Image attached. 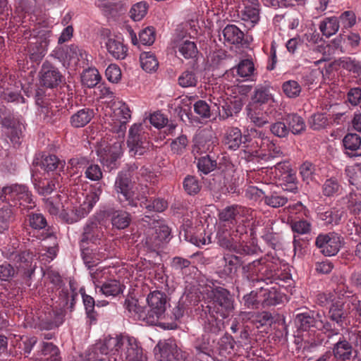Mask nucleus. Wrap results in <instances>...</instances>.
I'll return each mask as SVG.
<instances>
[{"label":"nucleus","mask_w":361,"mask_h":361,"mask_svg":"<svg viewBox=\"0 0 361 361\" xmlns=\"http://www.w3.org/2000/svg\"><path fill=\"white\" fill-rule=\"evenodd\" d=\"M343 142L345 149L355 151L361 145V137L357 134L348 133L344 137Z\"/></svg>","instance_id":"obj_58"},{"label":"nucleus","mask_w":361,"mask_h":361,"mask_svg":"<svg viewBox=\"0 0 361 361\" xmlns=\"http://www.w3.org/2000/svg\"><path fill=\"white\" fill-rule=\"evenodd\" d=\"M247 212L248 210L242 206L237 204L228 206L222 209L219 213V220L224 222V227L226 226V223L235 226L238 223H240V221H243V220H241L242 217Z\"/></svg>","instance_id":"obj_18"},{"label":"nucleus","mask_w":361,"mask_h":361,"mask_svg":"<svg viewBox=\"0 0 361 361\" xmlns=\"http://www.w3.org/2000/svg\"><path fill=\"white\" fill-rule=\"evenodd\" d=\"M235 341L233 338L228 335L225 334L219 341V350L221 355L230 354L233 350Z\"/></svg>","instance_id":"obj_50"},{"label":"nucleus","mask_w":361,"mask_h":361,"mask_svg":"<svg viewBox=\"0 0 361 361\" xmlns=\"http://www.w3.org/2000/svg\"><path fill=\"white\" fill-rule=\"evenodd\" d=\"M315 245L324 255L334 256L340 250L342 240L335 233H322L316 238Z\"/></svg>","instance_id":"obj_11"},{"label":"nucleus","mask_w":361,"mask_h":361,"mask_svg":"<svg viewBox=\"0 0 361 361\" xmlns=\"http://www.w3.org/2000/svg\"><path fill=\"white\" fill-rule=\"evenodd\" d=\"M124 286L117 280H109L100 286V291L106 296H116L123 293Z\"/></svg>","instance_id":"obj_35"},{"label":"nucleus","mask_w":361,"mask_h":361,"mask_svg":"<svg viewBox=\"0 0 361 361\" xmlns=\"http://www.w3.org/2000/svg\"><path fill=\"white\" fill-rule=\"evenodd\" d=\"M147 10L148 5L146 2H138L134 4L130 8V17L134 21H140L146 16Z\"/></svg>","instance_id":"obj_47"},{"label":"nucleus","mask_w":361,"mask_h":361,"mask_svg":"<svg viewBox=\"0 0 361 361\" xmlns=\"http://www.w3.org/2000/svg\"><path fill=\"white\" fill-rule=\"evenodd\" d=\"M66 56L69 59V60L87 61V54L86 51L75 44H71L67 48Z\"/></svg>","instance_id":"obj_54"},{"label":"nucleus","mask_w":361,"mask_h":361,"mask_svg":"<svg viewBox=\"0 0 361 361\" xmlns=\"http://www.w3.org/2000/svg\"><path fill=\"white\" fill-rule=\"evenodd\" d=\"M193 345L197 355L210 356L213 351V346L207 334L197 338Z\"/></svg>","instance_id":"obj_31"},{"label":"nucleus","mask_w":361,"mask_h":361,"mask_svg":"<svg viewBox=\"0 0 361 361\" xmlns=\"http://www.w3.org/2000/svg\"><path fill=\"white\" fill-rule=\"evenodd\" d=\"M100 161L109 168H114L115 162L122 154V143L120 141L107 143L102 142L97 150Z\"/></svg>","instance_id":"obj_10"},{"label":"nucleus","mask_w":361,"mask_h":361,"mask_svg":"<svg viewBox=\"0 0 361 361\" xmlns=\"http://www.w3.org/2000/svg\"><path fill=\"white\" fill-rule=\"evenodd\" d=\"M270 131L275 136L283 138L289 135V129L286 123L282 121H277L270 126Z\"/></svg>","instance_id":"obj_62"},{"label":"nucleus","mask_w":361,"mask_h":361,"mask_svg":"<svg viewBox=\"0 0 361 361\" xmlns=\"http://www.w3.org/2000/svg\"><path fill=\"white\" fill-rule=\"evenodd\" d=\"M346 176L352 185H355L361 178V167L359 165L348 166L345 168Z\"/></svg>","instance_id":"obj_63"},{"label":"nucleus","mask_w":361,"mask_h":361,"mask_svg":"<svg viewBox=\"0 0 361 361\" xmlns=\"http://www.w3.org/2000/svg\"><path fill=\"white\" fill-rule=\"evenodd\" d=\"M252 99L253 102L258 104H266L270 102H275L273 95L270 92L269 88L264 86H259L256 87Z\"/></svg>","instance_id":"obj_38"},{"label":"nucleus","mask_w":361,"mask_h":361,"mask_svg":"<svg viewBox=\"0 0 361 361\" xmlns=\"http://www.w3.org/2000/svg\"><path fill=\"white\" fill-rule=\"evenodd\" d=\"M341 188L338 180L334 178L326 179L322 185L323 195L331 197L336 195Z\"/></svg>","instance_id":"obj_57"},{"label":"nucleus","mask_w":361,"mask_h":361,"mask_svg":"<svg viewBox=\"0 0 361 361\" xmlns=\"http://www.w3.org/2000/svg\"><path fill=\"white\" fill-rule=\"evenodd\" d=\"M240 130L235 127L228 128L224 135V143L230 149L236 150L243 143Z\"/></svg>","instance_id":"obj_26"},{"label":"nucleus","mask_w":361,"mask_h":361,"mask_svg":"<svg viewBox=\"0 0 361 361\" xmlns=\"http://www.w3.org/2000/svg\"><path fill=\"white\" fill-rule=\"evenodd\" d=\"M111 117L115 125L119 124L121 127L128 122L131 118V112L126 103L118 102L114 104Z\"/></svg>","instance_id":"obj_24"},{"label":"nucleus","mask_w":361,"mask_h":361,"mask_svg":"<svg viewBox=\"0 0 361 361\" xmlns=\"http://www.w3.org/2000/svg\"><path fill=\"white\" fill-rule=\"evenodd\" d=\"M50 31H44L36 39L35 42H32L28 47V53L32 61L37 62L45 56L49 43Z\"/></svg>","instance_id":"obj_16"},{"label":"nucleus","mask_w":361,"mask_h":361,"mask_svg":"<svg viewBox=\"0 0 361 361\" xmlns=\"http://www.w3.org/2000/svg\"><path fill=\"white\" fill-rule=\"evenodd\" d=\"M60 176H57L49 181H42L35 183V187L38 193L42 195H47L52 192L54 190L61 187Z\"/></svg>","instance_id":"obj_36"},{"label":"nucleus","mask_w":361,"mask_h":361,"mask_svg":"<svg viewBox=\"0 0 361 361\" xmlns=\"http://www.w3.org/2000/svg\"><path fill=\"white\" fill-rule=\"evenodd\" d=\"M328 317L340 327L347 324L348 312L345 309L344 302L341 300H336L331 304L328 312Z\"/></svg>","instance_id":"obj_21"},{"label":"nucleus","mask_w":361,"mask_h":361,"mask_svg":"<svg viewBox=\"0 0 361 361\" xmlns=\"http://www.w3.org/2000/svg\"><path fill=\"white\" fill-rule=\"evenodd\" d=\"M183 184L185 191L190 195L198 193L201 188L199 180L192 176L185 177Z\"/></svg>","instance_id":"obj_53"},{"label":"nucleus","mask_w":361,"mask_h":361,"mask_svg":"<svg viewBox=\"0 0 361 361\" xmlns=\"http://www.w3.org/2000/svg\"><path fill=\"white\" fill-rule=\"evenodd\" d=\"M329 124V119L324 114H313L309 119V125L313 130H321Z\"/></svg>","instance_id":"obj_51"},{"label":"nucleus","mask_w":361,"mask_h":361,"mask_svg":"<svg viewBox=\"0 0 361 361\" xmlns=\"http://www.w3.org/2000/svg\"><path fill=\"white\" fill-rule=\"evenodd\" d=\"M121 356L125 361H147L138 341L130 336L124 338Z\"/></svg>","instance_id":"obj_14"},{"label":"nucleus","mask_w":361,"mask_h":361,"mask_svg":"<svg viewBox=\"0 0 361 361\" xmlns=\"http://www.w3.org/2000/svg\"><path fill=\"white\" fill-rule=\"evenodd\" d=\"M244 272L246 273V277L252 283H259L269 280L272 276V272L264 264V260L262 259L255 260L247 265L243 267Z\"/></svg>","instance_id":"obj_12"},{"label":"nucleus","mask_w":361,"mask_h":361,"mask_svg":"<svg viewBox=\"0 0 361 361\" xmlns=\"http://www.w3.org/2000/svg\"><path fill=\"white\" fill-rule=\"evenodd\" d=\"M77 296L78 293L71 288L70 290L62 289L59 293V300L61 301V307L63 308H68L72 310Z\"/></svg>","instance_id":"obj_40"},{"label":"nucleus","mask_w":361,"mask_h":361,"mask_svg":"<svg viewBox=\"0 0 361 361\" xmlns=\"http://www.w3.org/2000/svg\"><path fill=\"white\" fill-rule=\"evenodd\" d=\"M235 69L238 75L241 78H246L253 73L255 68L252 61L245 59L239 63Z\"/></svg>","instance_id":"obj_56"},{"label":"nucleus","mask_w":361,"mask_h":361,"mask_svg":"<svg viewBox=\"0 0 361 361\" xmlns=\"http://www.w3.org/2000/svg\"><path fill=\"white\" fill-rule=\"evenodd\" d=\"M140 63L142 68L147 72L155 71L159 66L156 56L150 52H143L141 54Z\"/></svg>","instance_id":"obj_42"},{"label":"nucleus","mask_w":361,"mask_h":361,"mask_svg":"<svg viewBox=\"0 0 361 361\" xmlns=\"http://www.w3.org/2000/svg\"><path fill=\"white\" fill-rule=\"evenodd\" d=\"M130 215L125 211H114L111 214L112 226L118 229H124L128 226L130 222Z\"/></svg>","instance_id":"obj_33"},{"label":"nucleus","mask_w":361,"mask_h":361,"mask_svg":"<svg viewBox=\"0 0 361 361\" xmlns=\"http://www.w3.org/2000/svg\"><path fill=\"white\" fill-rule=\"evenodd\" d=\"M125 309L137 319L147 322V314L145 307L140 306L137 300L134 298H127L124 302Z\"/></svg>","instance_id":"obj_30"},{"label":"nucleus","mask_w":361,"mask_h":361,"mask_svg":"<svg viewBox=\"0 0 361 361\" xmlns=\"http://www.w3.org/2000/svg\"><path fill=\"white\" fill-rule=\"evenodd\" d=\"M115 190L121 202H126L130 207H137L138 196L135 195L133 184L126 173H119L114 184Z\"/></svg>","instance_id":"obj_7"},{"label":"nucleus","mask_w":361,"mask_h":361,"mask_svg":"<svg viewBox=\"0 0 361 361\" xmlns=\"http://www.w3.org/2000/svg\"><path fill=\"white\" fill-rule=\"evenodd\" d=\"M239 264V259L238 257L233 255H226L222 259V272L226 276H229L237 270Z\"/></svg>","instance_id":"obj_45"},{"label":"nucleus","mask_w":361,"mask_h":361,"mask_svg":"<svg viewBox=\"0 0 361 361\" xmlns=\"http://www.w3.org/2000/svg\"><path fill=\"white\" fill-rule=\"evenodd\" d=\"M290 225L292 231L299 235L307 234L312 229L310 222L305 219L291 221Z\"/></svg>","instance_id":"obj_52"},{"label":"nucleus","mask_w":361,"mask_h":361,"mask_svg":"<svg viewBox=\"0 0 361 361\" xmlns=\"http://www.w3.org/2000/svg\"><path fill=\"white\" fill-rule=\"evenodd\" d=\"M13 220L14 216L11 206L4 205L0 208V233L8 230L11 222Z\"/></svg>","instance_id":"obj_41"},{"label":"nucleus","mask_w":361,"mask_h":361,"mask_svg":"<svg viewBox=\"0 0 361 361\" xmlns=\"http://www.w3.org/2000/svg\"><path fill=\"white\" fill-rule=\"evenodd\" d=\"M288 202V199L282 195H279L276 193L271 194L270 195H265L264 202L267 205L278 208L283 207Z\"/></svg>","instance_id":"obj_61"},{"label":"nucleus","mask_w":361,"mask_h":361,"mask_svg":"<svg viewBox=\"0 0 361 361\" xmlns=\"http://www.w3.org/2000/svg\"><path fill=\"white\" fill-rule=\"evenodd\" d=\"M174 48L176 52L187 60H195L199 54L196 43L189 39L176 40Z\"/></svg>","instance_id":"obj_22"},{"label":"nucleus","mask_w":361,"mask_h":361,"mask_svg":"<svg viewBox=\"0 0 361 361\" xmlns=\"http://www.w3.org/2000/svg\"><path fill=\"white\" fill-rule=\"evenodd\" d=\"M245 233V229L243 227H238L232 232L225 228H221L217 233L218 243L224 248L234 250L240 254L250 255L252 252L251 248L240 244L242 235Z\"/></svg>","instance_id":"obj_4"},{"label":"nucleus","mask_w":361,"mask_h":361,"mask_svg":"<svg viewBox=\"0 0 361 361\" xmlns=\"http://www.w3.org/2000/svg\"><path fill=\"white\" fill-rule=\"evenodd\" d=\"M0 200L22 210H29L35 207L31 192L23 184L15 183L0 188Z\"/></svg>","instance_id":"obj_1"},{"label":"nucleus","mask_w":361,"mask_h":361,"mask_svg":"<svg viewBox=\"0 0 361 361\" xmlns=\"http://www.w3.org/2000/svg\"><path fill=\"white\" fill-rule=\"evenodd\" d=\"M222 319L216 318L214 315L210 314L207 317V320L203 325L204 331L205 333H211L213 334H218L223 330L224 325Z\"/></svg>","instance_id":"obj_39"},{"label":"nucleus","mask_w":361,"mask_h":361,"mask_svg":"<svg viewBox=\"0 0 361 361\" xmlns=\"http://www.w3.org/2000/svg\"><path fill=\"white\" fill-rule=\"evenodd\" d=\"M126 336L106 337L99 348V351L103 355H115L122 350L123 341Z\"/></svg>","instance_id":"obj_25"},{"label":"nucleus","mask_w":361,"mask_h":361,"mask_svg":"<svg viewBox=\"0 0 361 361\" xmlns=\"http://www.w3.org/2000/svg\"><path fill=\"white\" fill-rule=\"evenodd\" d=\"M199 80V76L195 70L188 69L184 71L178 77V85L182 87H196Z\"/></svg>","instance_id":"obj_32"},{"label":"nucleus","mask_w":361,"mask_h":361,"mask_svg":"<svg viewBox=\"0 0 361 361\" xmlns=\"http://www.w3.org/2000/svg\"><path fill=\"white\" fill-rule=\"evenodd\" d=\"M82 83L88 87H94L101 80L99 71L95 68L85 70L81 76Z\"/></svg>","instance_id":"obj_44"},{"label":"nucleus","mask_w":361,"mask_h":361,"mask_svg":"<svg viewBox=\"0 0 361 361\" xmlns=\"http://www.w3.org/2000/svg\"><path fill=\"white\" fill-rule=\"evenodd\" d=\"M94 111L92 109L85 108L78 111L71 116L70 122L74 128H82L90 122L94 117Z\"/></svg>","instance_id":"obj_28"},{"label":"nucleus","mask_w":361,"mask_h":361,"mask_svg":"<svg viewBox=\"0 0 361 361\" xmlns=\"http://www.w3.org/2000/svg\"><path fill=\"white\" fill-rule=\"evenodd\" d=\"M353 352V348L351 343L343 336L339 338V340L334 345L332 348L334 358L340 361L350 360Z\"/></svg>","instance_id":"obj_23"},{"label":"nucleus","mask_w":361,"mask_h":361,"mask_svg":"<svg viewBox=\"0 0 361 361\" xmlns=\"http://www.w3.org/2000/svg\"><path fill=\"white\" fill-rule=\"evenodd\" d=\"M315 166L310 161H305L299 168L300 175L302 180L309 184L314 179Z\"/></svg>","instance_id":"obj_49"},{"label":"nucleus","mask_w":361,"mask_h":361,"mask_svg":"<svg viewBox=\"0 0 361 361\" xmlns=\"http://www.w3.org/2000/svg\"><path fill=\"white\" fill-rule=\"evenodd\" d=\"M343 215V212L339 209H331L321 213L320 219L326 224H338Z\"/></svg>","instance_id":"obj_46"},{"label":"nucleus","mask_w":361,"mask_h":361,"mask_svg":"<svg viewBox=\"0 0 361 361\" xmlns=\"http://www.w3.org/2000/svg\"><path fill=\"white\" fill-rule=\"evenodd\" d=\"M108 52L116 59H123L127 56L128 48L119 39L109 38L106 42Z\"/></svg>","instance_id":"obj_27"},{"label":"nucleus","mask_w":361,"mask_h":361,"mask_svg":"<svg viewBox=\"0 0 361 361\" xmlns=\"http://www.w3.org/2000/svg\"><path fill=\"white\" fill-rule=\"evenodd\" d=\"M216 166V161L212 159L209 155L201 157L197 162V168L199 171H202L204 174H208L211 171H214Z\"/></svg>","instance_id":"obj_59"},{"label":"nucleus","mask_w":361,"mask_h":361,"mask_svg":"<svg viewBox=\"0 0 361 361\" xmlns=\"http://www.w3.org/2000/svg\"><path fill=\"white\" fill-rule=\"evenodd\" d=\"M127 145L133 157H140L149 150L151 147L148 135L141 123H134L129 129Z\"/></svg>","instance_id":"obj_5"},{"label":"nucleus","mask_w":361,"mask_h":361,"mask_svg":"<svg viewBox=\"0 0 361 361\" xmlns=\"http://www.w3.org/2000/svg\"><path fill=\"white\" fill-rule=\"evenodd\" d=\"M295 323L300 329L307 331L313 327L327 335L329 338L338 336L339 331L334 328V324L328 321L323 312L309 311L298 314Z\"/></svg>","instance_id":"obj_2"},{"label":"nucleus","mask_w":361,"mask_h":361,"mask_svg":"<svg viewBox=\"0 0 361 361\" xmlns=\"http://www.w3.org/2000/svg\"><path fill=\"white\" fill-rule=\"evenodd\" d=\"M224 43L228 45L247 47L252 41V37L245 35L235 25H227L222 30Z\"/></svg>","instance_id":"obj_13"},{"label":"nucleus","mask_w":361,"mask_h":361,"mask_svg":"<svg viewBox=\"0 0 361 361\" xmlns=\"http://www.w3.org/2000/svg\"><path fill=\"white\" fill-rule=\"evenodd\" d=\"M145 235V244L149 248L155 249L169 237L170 229L163 221H154L152 226L147 228Z\"/></svg>","instance_id":"obj_8"},{"label":"nucleus","mask_w":361,"mask_h":361,"mask_svg":"<svg viewBox=\"0 0 361 361\" xmlns=\"http://www.w3.org/2000/svg\"><path fill=\"white\" fill-rule=\"evenodd\" d=\"M261 290H264V300L262 304L264 306H274L279 304L282 301V296L280 293L277 291L276 287H271V288H264L263 286H260Z\"/></svg>","instance_id":"obj_37"},{"label":"nucleus","mask_w":361,"mask_h":361,"mask_svg":"<svg viewBox=\"0 0 361 361\" xmlns=\"http://www.w3.org/2000/svg\"><path fill=\"white\" fill-rule=\"evenodd\" d=\"M149 310L146 311L147 323L155 324L159 319L164 318L167 307V297L163 292H151L147 298Z\"/></svg>","instance_id":"obj_6"},{"label":"nucleus","mask_w":361,"mask_h":361,"mask_svg":"<svg viewBox=\"0 0 361 361\" xmlns=\"http://www.w3.org/2000/svg\"><path fill=\"white\" fill-rule=\"evenodd\" d=\"M243 8L240 11V19L249 29L259 20V4L258 0H242Z\"/></svg>","instance_id":"obj_15"},{"label":"nucleus","mask_w":361,"mask_h":361,"mask_svg":"<svg viewBox=\"0 0 361 361\" xmlns=\"http://www.w3.org/2000/svg\"><path fill=\"white\" fill-rule=\"evenodd\" d=\"M65 162L60 161L55 155L45 157L42 161V167L47 171H52L58 167L63 168Z\"/></svg>","instance_id":"obj_55"},{"label":"nucleus","mask_w":361,"mask_h":361,"mask_svg":"<svg viewBox=\"0 0 361 361\" xmlns=\"http://www.w3.org/2000/svg\"><path fill=\"white\" fill-rule=\"evenodd\" d=\"M286 121L288 125L289 132L291 131L294 135L300 134L305 130L306 126L303 118L297 114L288 115Z\"/></svg>","instance_id":"obj_34"},{"label":"nucleus","mask_w":361,"mask_h":361,"mask_svg":"<svg viewBox=\"0 0 361 361\" xmlns=\"http://www.w3.org/2000/svg\"><path fill=\"white\" fill-rule=\"evenodd\" d=\"M105 74L108 80L113 83H117L121 78V69L116 64L109 65L105 71Z\"/></svg>","instance_id":"obj_64"},{"label":"nucleus","mask_w":361,"mask_h":361,"mask_svg":"<svg viewBox=\"0 0 361 361\" xmlns=\"http://www.w3.org/2000/svg\"><path fill=\"white\" fill-rule=\"evenodd\" d=\"M103 228L101 223L97 219H90L83 228V233L80 239V245L85 247L89 242L95 243L103 236Z\"/></svg>","instance_id":"obj_17"},{"label":"nucleus","mask_w":361,"mask_h":361,"mask_svg":"<svg viewBox=\"0 0 361 361\" xmlns=\"http://www.w3.org/2000/svg\"><path fill=\"white\" fill-rule=\"evenodd\" d=\"M42 353L44 355H49L46 361H61L59 356V349L51 343H44L42 349Z\"/></svg>","instance_id":"obj_60"},{"label":"nucleus","mask_w":361,"mask_h":361,"mask_svg":"<svg viewBox=\"0 0 361 361\" xmlns=\"http://www.w3.org/2000/svg\"><path fill=\"white\" fill-rule=\"evenodd\" d=\"M156 348H159L161 357L166 361H185L183 352L172 342H159Z\"/></svg>","instance_id":"obj_20"},{"label":"nucleus","mask_w":361,"mask_h":361,"mask_svg":"<svg viewBox=\"0 0 361 361\" xmlns=\"http://www.w3.org/2000/svg\"><path fill=\"white\" fill-rule=\"evenodd\" d=\"M207 291V298L210 299L207 306L209 311L223 319L231 316L234 310V300L229 291L222 287H209Z\"/></svg>","instance_id":"obj_3"},{"label":"nucleus","mask_w":361,"mask_h":361,"mask_svg":"<svg viewBox=\"0 0 361 361\" xmlns=\"http://www.w3.org/2000/svg\"><path fill=\"white\" fill-rule=\"evenodd\" d=\"M250 135L255 139L253 144H255L262 152H264V155L268 156V158L279 157L283 154L281 147L262 130L251 128Z\"/></svg>","instance_id":"obj_9"},{"label":"nucleus","mask_w":361,"mask_h":361,"mask_svg":"<svg viewBox=\"0 0 361 361\" xmlns=\"http://www.w3.org/2000/svg\"><path fill=\"white\" fill-rule=\"evenodd\" d=\"M102 191L99 188L90 191L86 196L83 203L81 204V209L83 214L90 212L94 205L99 201Z\"/></svg>","instance_id":"obj_43"},{"label":"nucleus","mask_w":361,"mask_h":361,"mask_svg":"<svg viewBox=\"0 0 361 361\" xmlns=\"http://www.w3.org/2000/svg\"><path fill=\"white\" fill-rule=\"evenodd\" d=\"M40 73L41 82L47 87H55L61 82L62 75L60 72L48 62L43 63Z\"/></svg>","instance_id":"obj_19"},{"label":"nucleus","mask_w":361,"mask_h":361,"mask_svg":"<svg viewBox=\"0 0 361 361\" xmlns=\"http://www.w3.org/2000/svg\"><path fill=\"white\" fill-rule=\"evenodd\" d=\"M282 89L284 94L289 98H295L301 92V86L295 80H288L283 82Z\"/></svg>","instance_id":"obj_48"},{"label":"nucleus","mask_w":361,"mask_h":361,"mask_svg":"<svg viewBox=\"0 0 361 361\" xmlns=\"http://www.w3.org/2000/svg\"><path fill=\"white\" fill-rule=\"evenodd\" d=\"M340 27L339 20L336 16L324 18L319 23V30L326 37L335 35Z\"/></svg>","instance_id":"obj_29"}]
</instances>
